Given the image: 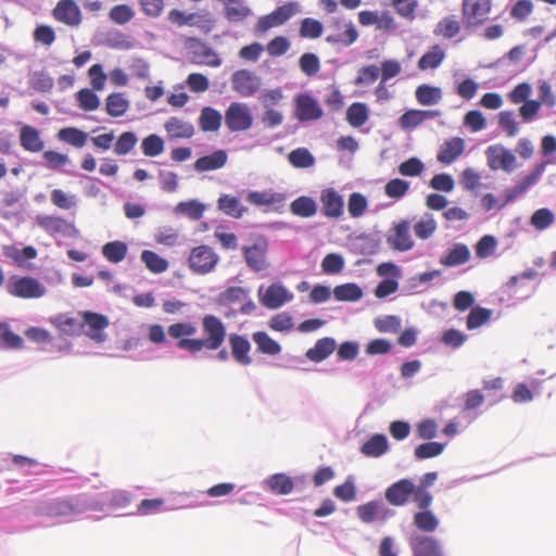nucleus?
<instances>
[{
	"mask_svg": "<svg viewBox=\"0 0 556 556\" xmlns=\"http://www.w3.org/2000/svg\"><path fill=\"white\" fill-rule=\"evenodd\" d=\"M498 126L508 137H515L519 131V125L513 111H502L498 113Z\"/></svg>",
	"mask_w": 556,
	"mask_h": 556,
	"instance_id": "obj_63",
	"label": "nucleus"
},
{
	"mask_svg": "<svg viewBox=\"0 0 556 556\" xmlns=\"http://www.w3.org/2000/svg\"><path fill=\"white\" fill-rule=\"evenodd\" d=\"M7 291L21 299H38L45 295L46 288L34 277L12 276L7 283Z\"/></svg>",
	"mask_w": 556,
	"mask_h": 556,
	"instance_id": "obj_5",
	"label": "nucleus"
},
{
	"mask_svg": "<svg viewBox=\"0 0 556 556\" xmlns=\"http://www.w3.org/2000/svg\"><path fill=\"white\" fill-rule=\"evenodd\" d=\"M23 346L22 337L13 332L8 323H0V350H20Z\"/></svg>",
	"mask_w": 556,
	"mask_h": 556,
	"instance_id": "obj_37",
	"label": "nucleus"
},
{
	"mask_svg": "<svg viewBox=\"0 0 556 556\" xmlns=\"http://www.w3.org/2000/svg\"><path fill=\"white\" fill-rule=\"evenodd\" d=\"M389 448L384 434H375L361 447V452L367 457H380Z\"/></svg>",
	"mask_w": 556,
	"mask_h": 556,
	"instance_id": "obj_36",
	"label": "nucleus"
},
{
	"mask_svg": "<svg viewBox=\"0 0 556 556\" xmlns=\"http://www.w3.org/2000/svg\"><path fill=\"white\" fill-rule=\"evenodd\" d=\"M222 119L223 116L217 110L205 106L201 111L199 125L203 131H217L220 128Z\"/></svg>",
	"mask_w": 556,
	"mask_h": 556,
	"instance_id": "obj_38",
	"label": "nucleus"
},
{
	"mask_svg": "<svg viewBox=\"0 0 556 556\" xmlns=\"http://www.w3.org/2000/svg\"><path fill=\"white\" fill-rule=\"evenodd\" d=\"M135 17V11L128 4H116L109 11V18L116 25H125Z\"/></svg>",
	"mask_w": 556,
	"mask_h": 556,
	"instance_id": "obj_48",
	"label": "nucleus"
},
{
	"mask_svg": "<svg viewBox=\"0 0 556 556\" xmlns=\"http://www.w3.org/2000/svg\"><path fill=\"white\" fill-rule=\"evenodd\" d=\"M203 338H194L197 326L190 321H179L168 326L167 333L177 340V348L192 355L206 351H217L224 344L227 330L225 324L215 315L207 314L201 319Z\"/></svg>",
	"mask_w": 556,
	"mask_h": 556,
	"instance_id": "obj_1",
	"label": "nucleus"
},
{
	"mask_svg": "<svg viewBox=\"0 0 556 556\" xmlns=\"http://www.w3.org/2000/svg\"><path fill=\"white\" fill-rule=\"evenodd\" d=\"M204 205L195 200L180 202L177 204L176 213L184 214L192 220H199L204 213Z\"/></svg>",
	"mask_w": 556,
	"mask_h": 556,
	"instance_id": "obj_57",
	"label": "nucleus"
},
{
	"mask_svg": "<svg viewBox=\"0 0 556 556\" xmlns=\"http://www.w3.org/2000/svg\"><path fill=\"white\" fill-rule=\"evenodd\" d=\"M141 261L146 264L147 268L154 274L164 273L168 268V262L150 250L142 251Z\"/></svg>",
	"mask_w": 556,
	"mask_h": 556,
	"instance_id": "obj_47",
	"label": "nucleus"
},
{
	"mask_svg": "<svg viewBox=\"0 0 556 556\" xmlns=\"http://www.w3.org/2000/svg\"><path fill=\"white\" fill-rule=\"evenodd\" d=\"M225 124L229 131H245L253 124V116L245 103L231 102L225 112Z\"/></svg>",
	"mask_w": 556,
	"mask_h": 556,
	"instance_id": "obj_8",
	"label": "nucleus"
},
{
	"mask_svg": "<svg viewBox=\"0 0 556 556\" xmlns=\"http://www.w3.org/2000/svg\"><path fill=\"white\" fill-rule=\"evenodd\" d=\"M333 295L338 301H357L362 298L363 292L355 283H345L337 286L333 289Z\"/></svg>",
	"mask_w": 556,
	"mask_h": 556,
	"instance_id": "obj_55",
	"label": "nucleus"
},
{
	"mask_svg": "<svg viewBox=\"0 0 556 556\" xmlns=\"http://www.w3.org/2000/svg\"><path fill=\"white\" fill-rule=\"evenodd\" d=\"M437 230V222L431 215H426L414 225V232L417 238L426 240Z\"/></svg>",
	"mask_w": 556,
	"mask_h": 556,
	"instance_id": "obj_60",
	"label": "nucleus"
},
{
	"mask_svg": "<svg viewBox=\"0 0 556 556\" xmlns=\"http://www.w3.org/2000/svg\"><path fill=\"white\" fill-rule=\"evenodd\" d=\"M217 204L222 212L233 218L242 217L243 213L247 211L245 207L241 206L238 198L228 194L222 195Z\"/></svg>",
	"mask_w": 556,
	"mask_h": 556,
	"instance_id": "obj_44",
	"label": "nucleus"
},
{
	"mask_svg": "<svg viewBox=\"0 0 556 556\" xmlns=\"http://www.w3.org/2000/svg\"><path fill=\"white\" fill-rule=\"evenodd\" d=\"M76 100L78 106L85 112L96 111L100 106L99 97L93 90L88 88L80 89L76 93Z\"/></svg>",
	"mask_w": 556,
	"mask_h": 556,
	"instance_id": "obj_49",
	"label": "nucleus"
},
{
	"mask_svg": "<svg viewBox=\"0 0 556 556\" xmlns=\"http://www.w3.org/2000/svg\"><path fill=\"white\" fill-rule=\"evenodd\" d=\"M141 149L146 156H156L164 151V141L160 136L151 134L143 138Z\"/></svg>",
	"mask_w": 556,
	"mask_h": 556,
	"instance_id": "obj_58",
	"label": "nucleus"
},
{
	"mask_svg": "<svg viewBox=\"0 0 556 556\" xmlns=\"http://www.w3.org/2000/svg\"><path fill=\"white\" fill-rule=\"evenodd\" d=\"M413 525L421 532L432 533L439 527V519L431 510L425 508L414 514Z\"/></svg>",
	"mask_w": 556,
	"mask_h": 556,
	"instance_id": "obj_32",
	"label": "nucleus"
},
{
	"mask_svg": "<svg viewBox=\"0 0 556 556\" xmlns=\"http://www.w3.org/2000/svg\"><path fill=\"white\" fill-rule=\"evenodd\" d=\"M492 0H463L462 18L467 29L481 27L491 20Z\"/></svg>",
	"mask_w": 556,
	"mask_h": 556,
	"instance_id": "obj_4",
	"label": "nucleus"
},
{
	"mask_svg": "<svg viewBox=\"0 0 556 556\" xmlns=\"http://www.w3.org/2000/svg\"><path fill=\"white\" fill-rule=\"evenodd\" d=\"M241 250L245 264L252 271L260 273L269 267L268 241L265 237H257L251 245H243Z\"/></svg>",
	"mask_w": 556,
	"mask_h": 556,
	"instance_id": "obj_6",
	"label": "nucleus"
},
{
	"mask_svg": "<svg viewBox=\"0 0 556 556\" xmlns=\"http://www.w3.org/2000/svg\"><path fill=\"white\" fill-rule=\"evenodd\" d=\"M288 160L295 168H307L315 163L313 154L306 148L292 150L288 155Z\"/></svg>",
	"mask_w": 556,
	"mask_h": 556,
	"instance_id": "obj_50",
	"label": "nucleus"
},
{
	"mask_svg": "<svg viewBox=\"0 0 556 556\" xmlns=\"http://www.w3.org/2000/svg\"><path fill=\"white\" fill-rule=\"evenodd\" d=\"M368 202L365 195L353 192L348 201V211L351 217H361L367 210Z\"/></svg>",
	"mask_w": 556,
	"mask_h": 556,
	"instance_id": "obj_62",
	"label": "nucleus"
},
{
	"mask_svg": "<svg viewBox=\"0 0 556 556\" xmlns=\"http://www.w3.org/2000/svg\"><path fill=\"white\" fill-rule=\"evenodd\" d=\"M247 199L253 205L269 206L277 211L282 207L286 195L281 192L252 191L248 194Z\"/></svg>",
	"mask_w": 556,
	"mask_h": 556,
	"instance_id": "obj_23",
	"label": "nucleus"
},
{
	"mask_svg": "<svg viewBox=\"0 0 556 556\" xmlns=\"http://www.w3.org/2000/svg\"><path fill=\"white\" fill-rule=\"evenodd\" d=\"M445 448L444 443L440 442H427L416 446L414 456L417 460L432 458L441 455Z\"/></svg>",
	"mask_w": 556,
	"mask_h": 556,
	"instance_id": "obj_51",
	"label": "nucleus"
},
{
	"mask_svg": "<svg viewBox=\"0 0 556 556\" xmlns=\"http://www.w3.org/2000/svg\"><path fill=\"white\" fill-rule=\"evenodd\" d=\"M409 189V182L400 178L391 179L384 186L386 194L391 199L403 198Z\"/></svg>",
	"mask_w": 556,
	"mask_h": 556,
	"instance_id": "obj_64",
	"label": "nucleus"
},
{
	"mask_svg": "<svg viewBox=\"0 0 556 556\" xmlns=\"http://www.w3.org/2000/svg\"><path fill=\"white\" fill-rule=\"evenodd\" d=\"M470 250L464 243H455L446 253L441 256L440 264L445 267H455L467 263L470 260Z\"/></svg>",
	"mask_w": 556,
	"mask_h": 556,
	"instance_id": "obj_25",
	"label": "nucleus"
},
{
	"mask_svg": "<svg viewBox=\"0 0 556 556\" xmlns=\"http://www.w3.org/2000/svg\"><path fill=\"white\" fill-rule=\"evenodd\" d=\"M219 257L208 245H199L192 249L189 256V266L195 274L204 275L212 271Z\"/></svg>",
	"mask_w": 556,
	"mask_h": 556,
	"instance_id": "obj_10",
	"label": "nucleus"
},
{
	"mask_svg": "<svg viewBox=\"0 0 556 556\" xmlns=\"http://www.w3.org/2000/svg\"><path fill=\"white\" fill-rule=\"evenodd\" d=\"M91 509V505L83 495L58 497L46 502L39 509V515L46 517H67Z\"/></svg>",
	"mask_w": 556,
	"mask_h": 556,
	"instance_id": "obj_3",
	"label": "nucleus"
},
{
	"mask_svg": "<svg viewBox=\"0 0 556 556\" xmlns=\"http://www.w3.org/2000/svg\"><path fill=\"white\" fill-rule=\"evenodd\" d=\"M21 146L29 152H40L43 149V141L39 131L33 126H24L20 132Z\"/></svg>",
	"mask_w": 556,
	"mask_h": 556,
	"instance_id": "obj_31",
	"label": "nucleus"
},
{
	"mask_svg": "<svg viewBox=\"0 0 556 556\" xmlns=\"http://www.w3.org/2000/svg\"><path fill=\"white\" fill-rule=\"evenodd\" d=\"M462 30V23L458 21L455 15H447L441 18L434 29L433 34L437 37H442L444 39H452L456 37Z\"/></svg>",
	"mask_w": 556,
	"mask_h": 556,
	"instance_id": "obj_30",
	"label": "nucleus"
},
{
	"mask_svg": "<svg viewBox=\"0 0 556 556\" xmlns=\"http://www.w3.org/2000/svg\"><path fill=\"white\" fill-rule=\"evenodd\" d=\"M438 115V111L408 110L400 117L399 124L402 129H412Z\"/></svg>",
	"mask_w": 556,
	"mask_h": 556,
	"instance_id": "obj_29",
	"label": "nucleus"
},
{
	"mask_svg": "<svg viewBox=\"0 0 556 556\" xmlns=\"http://www.w3.org/2000/svg\"><path fill=\"white\" fill-rule=\"evenodd\" d=\"M368 118L369 111L363 102H354L346 110V121L354 128L365 125Z\"/></svg>",
	"mask_w": 556,
	"mask_h": 556,
	"instance_id": "obj_40",
	"label": "nucleus"
},
{
	"mask_svg": "<svg viewBox=\"0 0 556 556\" xmlns=\"http://www.w3.org/2000/svg\"><path fill=\"white\" fill-rule=\"evenodd\" d=\"M129 109V101L122 92H114L106 97L105 111L111 117L123 116Z\"/></svg>",
	"mask_w": 556,
	"mask_h": 556,
	"instance_id": "obj_33",
	"label": "nucleus"
},
{
	"mask_svg": "<svg viewBox=\"0 0 556 556\" xmlns=\"http://www.w3.org/2000/svg\"><path fill=\"white\" fill-rule=\"evenodd\" d=\"M396 14L406 21H414L418 7L417 0H391Z\"/></svg>",
	"mask_w": 556,
	"mask_h": 556,
	"instance_id": "obj_54",
	"label": "nucleus"
},
{
	"mask_svg": "<svg viewBox=\"0 0 556 556\" xmlns=\"http://www.w3.org/2000/svg\"><path fill=\"white\" fill-rule=\"evenodd\" d=\"M323 24L312 17H306L302 20L300 26V36L303 38L316 39L323 35Z\"/></svg>",
	"mask_w": 556,
	"mask_h": 556,
	"instance_id": "obj_61",
	"label": "nucleus"
},
{
	"mask_svg": "<svg viewBox=\"0 0 556 556\" xmlns=\"http://www.w3.org/2000/svg\"><path fill=\"white\" fill-rule=\"evenodd\" d=\"M298 12V4L289 2L278 7L271 13L261 16L254 27V31L257 35L265 34L270 28L278 27L285 24Z\"/></svg>",
	"mask_w": 556,
	"mask_h": 556,
	"instance_id": "obj_7",
	"label": "nucleus"
},
{
	"mask_svg": "<svg viewBox=\"0 0 556 556\" xmlns=\"http://www.w3.org/2000/svg\"><path fill=\"white\" fill-rule=\"evenodd\" d=\"M54 20L76 27L81 23V11L74 0H60L52 11Z\"/></svg>",
	"mask_w": 556,
	"mask_h": 556,
	"instance_id": "obj_15",
	"label": "nucleus"
},
{
	"mask_svg": "<svg viewBox=\"0 0 556 556\" xmlns=\"http://www.w3.org/2000/svg\"><path fill=\"white\" fill-rule=\"evenodd\" d=\"M465 150V140L459 137H454L446 140L440 148L438 153V161L443 164H451L458 159Z\"/></svg>",
	"mask_w": 556,
	"mask_h": 556,
	"instance_id": "obj_24",
	"label": "nucleus"
},
{
	"mask_svg": "<svg viewBox=\"0 0 556 556\" xmlns=\"http://www.w3.org/2000/svg\"><path fill=\"white\" fill-rule=\"evenodd\" d=\"M258 298L263 306L276 309L291 301L293 299V294L290 293L282 285L271 283L266 289H263V287L260 288Z\"/></svg>",
	"mask_w": 556,
	"mask_h": 556,
	"instance_id": "obj_12",
	"label": "nucleus"
},
{
	"mask_svg": "<svg viewBox=\"0 0 556 556\" xmlns=\"http://www.w3.org/2000/svg\"><path fill=\"white\" fill-rule=\"evenodd\" d=\"M127 251V244L123 241H111L105 243L102 248L103 256L109 262L115 264L122 262L125 258Z\"/></svg>",
	"mask_w": 556,
	"mask_h": 556,
	"instance_id": "obj_46",
	"label": "nucleus"
},
{
	"mask_svg": "<svg viewBox=\"0 0 556 556\" xmlns=\"http://www.w3.org/2000/svg\"><path fill=\"white\" fill-rule=\"evenodd\" d=\"M232 89L242 97L253 96L261 87L260 78L249 70L236 71L231 76Z\"/></svg>",
	"mask_w": 556,
	"mask_h": 556,
	"instance_id": "obj_14",
	"label": "nucleus"
},
{
	"mask_svg": "<svg viewBox=\"0 0 556 556\" xmlns=\"http://www.w3.org/2000/svg\"><path fill=\"white\" fill-rule=\"evenodd\" d=\"M409 228L410 225L408 220H401L395 224L392 233L387 239L388 244L392 249L401 252L413 249L414 240L410 237Z\"/></svg>",
	"mask_w": 556,
	"mask_h": 556,
	"instance_id": "obj_19",
	"label": "nucleus"
},
{
	"mask_svg": "<svg viewBox=\"0 0 556 556\" xmlns=\"http://www.w3.org/2000/svg\"><path fill=\"white\" fill-rule=\"evenodd\" d=\"M137 142L138 138L135 132H122L114 144V153L116 155H126L136 147Z\"/></svg>",
	"mask_w": 556,
	"mask_h": 556,
	"instance_id": "obj_56",
	"label": "nucleus"
},
{
	"mask_svg": "<svg viewBox=\"0 0 556 556\" xmlns=\"http://www.w3.org/2000/svg\"><path fill=\"white\" fill-rule=\"evenodd\" d=\"M229 345L231 349V355L238 364L243 366L252 364V357L250 356L251 344L245 337L231 333L229 336Z\"/></svg>",
	"mask_w": 556,
	"mask_h": 556,
	"instance_id": "obj_21",
	"label": "nucleus"
},
{
	"mask_svg": "<svg viewBox=\"0 0 556 556\" xmlns=\"http://www.w3.org/2000/svg\"><path fill=\"white\" fill-rule=\"evenodd\" d=\"M417 101L422 105L437 104L442 98V91L439 87L420 85L415 92Z\"/></svg>",
	"mask_w": 556,
	"mask_h": 556,
	"instance_id": "obj_45",
	"label": "nucleus"
},
{
	"mask_svg": "<svg viewBox=\"0 0 556 556\" xmlns=\"http://www.w3.org/2000/svg\"><path fill=\"white\" fill-rule=\"evenodd\" d=\"M492 316V311L484 307H473L467 316V329L473 330L486 324Z\"/></svg>",
	"mask_w": 556,
	"mask_h": 556,
	"instance_id": "obj_52",
	"label": "nucleus"
},
{
	"mask_svg": "<svg viewBox=\"0 0 556 556\" xmlns=\"http://www.w3.org/2000/svg\"><path fill=\"white\" fill-rule=\"evenodd\" d=\"M56 137L75 148H83L88 141V134L76 127H64L58 131Z\"/></svg>",
	"mask_w": 556,
	"mask_h": 556,
	"instance_id": "obj_35",
	"label": "nucleus"
},
{
	"mask_svg": "<svg viewBox=\"0 0 556 556\" xmlns=\"http://www.w3.org/2000/svg\"><path fill=\"white\" fill-rule=\"evenodd\" d=\"M488 166L492 170L502 169L506 173L513 172L517 167V157L513 151L502 144H492L485 150Z\"/></svg>",
	"mask_w": 556,
	"mask_h": 556,
	"instance_id": "obj_9",
	"label": "nucleus"
},
{
	"mask_svg": "<svg viewBox=\"0 0 556 556\" xmlns=\"http://www.w3.org/2000/svg\"><path fill=\"white\" fill-rule=\"evenodd\" d=\"M37 224L42 229L51 233L62 232L66 227H68V224L64 218L53 215L38 216Z\"/></svg>",
	"mask_w": 556,
	"mask_h": 556,
	"instance_id": "obj_53",
	"label": "nucleus"
},
{
	"mask_svg": "<svg viewBox=\"0 0 556 556\" xmlns=\"http://www.w3.org/2000/svg\"><path fill=\"white\" fill-rule=\"evenodd\" d=\"M387 502L393 506H405L410 500L419 509L429 508L433 496L422 486H417L410 479H401L384 491Z\"/></svg>",
	"mask_w": 556,
	"mask_h": 556,
	"instance_id": "obj_2",
	"label": "nucleus"
},
{
	"mask_svg": "<svg viewBox=\"0 0 556 556\" xmlns=\"http://www.w3.org/2000/svg\"><path fill=\"white\" fill-rule=\"evenodd\" d=\"M290 211L293 215L308 218L316 214L317 204L309 197H299L290 204Z\"/></svg>",
	"mask_w": 556,
	"mask_h": 556,
	"instance_id": "obj_41",
	"label": "nucleus"
},
{
	"mask_svg": "<svg viewBox=\"0 0 556 556\" xmlns=\"http://www.w3.org/2000/svg\"><path fill=\"white\" fill-rule=\"evenodd\" d=\"M329 27L333 31L326 37L328 43L349 47L358 38V31L352 22L344 23L339 18H333Z\"/></svg>",
	"mask_w": 556,
	"mask_h": 556,
	"instance_id": "obj_11",
	"label": "nucleus"
},
{
	"mask_svg": "<svg viewBox=\"0 0 556 556\" xmlns=\"http://www.w3.org/2000/svg\"><path fill=\"white\" fill-rule=\"evenodd\" d=\"M413 556H445L439 540L433 536L415 535L409 540Z\"/></svg>",
	"mask_w": 556,
	"mask_h": 556,
	"instance_id": "obj_16",
	"label": "nucleus"
},
{
	"mask_svg": "<svg viewBox=\"0 0 556 556\" xmlns=\"http://www.w3.org/2000/svg\"><path fill=\"white\" fill-rule=\"evenodd\" d=\"M225 7V17L229 22H241L245 20L251 10L241 0H223Z\"/></svg>",
	"mask_w": 556,
	"mask_h": 556,
	"instance_id": "obj_34",
	"label": "nucleus"
},
{
	"mask_svg": "<svg viewBox=\"0 0 556 556\" xmlns=\"http://www.w3.org/2000/svg\"><path fill=\"white\" fill-rule=\"evenodd\" d=\"M295 116L301 122L316 121L323 116V110L313 97L301 93L295 99Z\"/></svg>",
	"mask_w": 556,
	"mask_h": 556,
	"instance_id": "obj_17",
	"label": "nucleus"
},
{
	"mask_svg": "<svg viewBox=\"0 0 556 556\" xmlns=\"http://www.w3.org/2000/svg\"><path fill=\"white\" fill-rule=\"evenodd\" d=\"M228 155L225 150H217L210 155L199 157L194 162V169L197 172L216 170L224 167L227 163Z\"/></svg>",
	"mask_w": 556,
	"mask_h": 556,
	"instance_id": "obj_26",
	"label": "nucleus"
},
{
	"mask_svg": "<svg viewBox=\"0 0 556 556\" xmlns=\"http://www.w3.org/2000/svg\"><path fill=\"white\" fill-rule=\"evenodd\" d=\"M356 513L357 517L365 523H371L376 520L384 521L393 516V511L380 501H370L359 505Z\"/></svg>",
	"mask_w": 556,
	"mask_h": 556,
	"instance_id": "obj_18",
	"label": "nucleus"
},
{
	"mask_svg": "<svg viewBox=\"0 0 556 556\" xmlns=\"http://www.w3.org/2000/svg\"><path fill=\"white\" fill-rule=\"evenodd\" d=\"M164 127L172 138H190L194 134L193 126L178 117H170Z\"/></svg>",
	"mask_w": 556,
	"mask_h": 556,
	"instance_id": "obj_39",
	"label": "nucleus"
},
{
	"mask_svg": "<svg viewBox=\"0 0 556 556\" xmlns=\"http://www.w3.org/2000/svg\"><path fill=\"white\" fill-rule=\"evenodd\" d=\"M336 346L337 344L334 339L325 337L318 339L315 345L307 350L305 355L309 361L320 363L333 353Z\"/></svg>",
	"mask_w": 556,
	"mask_h": 556,
	"instance_id": "obj_27",
	"label": "nucleus"
},
{
	"mask_svg": "<svg viewBox=\"0 0 556 556\" xmlns=\"http://www.w3.org/2000/svg\"><path fill=\"white\" fill-rule=\"evenodd\" d=\"M252 340L256 345V350L261 354L276 356L281 353V345L279 342L269 337L265 331H255L252 333Z\"/></svg>",
	"mask_w": 556,
	"mask_h": 556,
	"instance_id": "obj_28",
	"label": "nucleus"
},
{
	"mask_svg": "<svg viewBox=\"0 0 556 556\" xmlns=\"http://www.w3.org/2000/svg\"><path fill=\"white\" fill-rule=\"evenodd\" d=\"M84 320L88 326L86 334L96 342H103L105 340L103 329L109 326V319L104 315L86 312L84 314Z\"/></svg>",
	"mask_w": 556,
	"mask_h": 556,
	"instance_id": "obj_22",
	"label": "nucleus"
},
{
	"mask_svg": "<svg viewBox=\"0 0 556 556\" xmlns=\"http://www.w3.org/2000/svg\"><path fill=\"white\" fill-rule=\"evenodd\" d=\"M266 483L273 493L286 495L293 491V480L285 473H275L270 476Z\"/></svg>",
	"mask_w": 556,
	"mask_h": 556,
	"instance_id": "obj_43",
	"label": "nucleus"
},
{
	"mask_svg": "<svg viewBox=\"0 0 556 556\" xmlns=\"http://www.w3.org/2000/svg\"><path fill=\"white\" fill-rule=\"evenodd\" d=\"M167 20L178 27L198 26L206 31L212 28V20L207 13H186L179 9H173L168 12Z\"/></svg>",
	"mask_w": 556,
	"mask_h": 556,
	"instance_id": "obj_13",
	"label": "nucleus"
},
{
	"mask_svg": "<svg viewBox=\"0 0 556 556\" xmlns=\"http://www.w3.org/2000/svg\"><path fill=\"white\" fill-rule=\"evenodd\" d=\"M321 212L326 217L338 219L343 215V198L332 188L320 194Z\"/></svg>",
	"mask_w": 556,
	"mask_h": 556,
	"instance_id": "obj_20",
	"label": "nucleus"
},
{
	"mask_svg": "<svg viewBox=\"0 0 556 556\" xmlns=\"http://www.w3.org/2000/svg\"><path fill=\"white\" fill-rule=\"evenodd\" d=\"M555 220L554 213L546 207L536 210L531 216V225L538 230H544L553 225Z\"/></svg>",
	"mask_w": 556,
	"mask_h": 556,
	"instance_id": "obj_59",
	"label": "nucleus"
},
{
	"mask_svg": "<svg viewBox=\"0 0 556 556\" xmlns=\"http://www.w3.org/2000/svg\"><path fill=\"white\" fill-rule=\"evenodd\" d=\"M444 58V50L439 45H434L431 50L422 54L418 60V67L421 71L437 68L443 62Z\"/></svg>",
	"mask_w": 556,
	"mask_h": 556,
	"instance_id": "obj_42",
	"label": "nucleus"
}]
</instances>
